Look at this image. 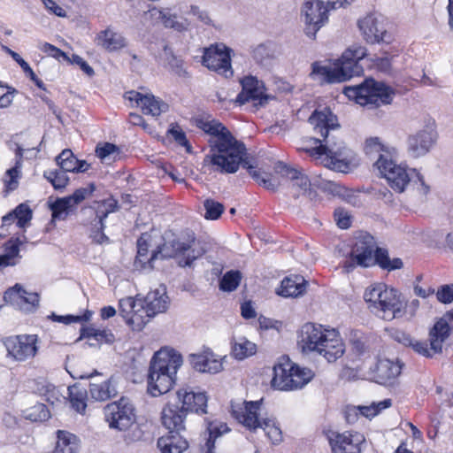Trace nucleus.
Masks as SVG:
<instances>
[{"label": "nucleus", "mask_w": 453, "mask_h": 453, "mask_svg": "<svg viewBox=\"0 0 453 453\" xmlns=\"http://www.w3.org/2000/svg\"><path fill=\"white\" fill-rule=\"evenodd\" d=\"M44 177L52 184L55 189L64 188L69 181L66 172L61 168L59 170L45 172Z\"/></svg>", "instance_id": "nucleus-50"}, {"label": "nucleus", "mask_w": 453, "mask_h": 453, "mask_svg": "<svg viewBox=\"0 0 453 453\" xmlns=\"http://www.w3.org/2000/svg\"><path fill=\"white\" fill-rule=\"evenodd\" d=\"M20 167L21 163L18 160L15 166L6 171L4 182L7 191H13L18 188L19 179L20 178Z\"/></svg>", "instance_id": "nucleus-49"}, {"label": "nucleus", "mask_w": 453, "mask_h": 453, "mask_svg": "<svg viewBox=\"0 0 453 453\" xmlns=\"http://www.w3.org/2000/svg\"><path fill=\"white\" fill-rule=\"evenodd\" d=\"M205 210L204 218L211 220L218 219L224 211V205L213 199H206L203 202Z\"/></svg>", "instance_id": "nucleus-51"}, {"label": "nucleus", "mask_w": 453, "mask_h": 453, "mask_svg": "<svg viewBox=\"0 0 453 453\" xmlns=\"http://www.w3.org/2000/svg\"><path fill=\"white\" fill-rule=\"evenodd\" d=\"M77 450L76 436L68 432L59 430L58 432V441L52 453H76Z\"/></svg>", "instance_id": "nucleus-37"}, {"label": "nucleus", "mask_w": 453, "mask_h": 453, "mask_svg": "<svg viewBox=\"0 0 453 453\" xmlns=\"http://www.w3.org/2000/svg\"><path fill=\"white\" fill-rule=\"evenodd\" d=\"M23 242L19 238L11 239L5 244L4 253L0 255V267L14 265L19 256V246Z\"/></svg>", "instance_id": "nucleus-42"}, {"label": "nucleus", "mask_w": 453, "mask_h": 453, "mask_svg": "<svg viewBox=\"0 0 453 453\" xmlns=\"http://www.w3.org/2000/svg\"><path fill=\"white\" fill-rule=\"evenodd\" d=\"M242 279L239 271L227 272L219 281V288L223 291L231 292L237 288Z\"/></svg>", "instance_id": "nucleus-48"}, {"label": "nucleus", "mask_w": 453, "mask_h": 453, "mask_svg": "<svg viewBox=\"0 0 453 453\" xmlns=\"http://www.w3.org/2000/svg\"><path fill=\"white\" fill-rule=\"evenodd\" d=\"M242 89L236 97V103L244 104L250 101L254 102L256 108L265 106L273 97L265 94L264 82L256 77L248 76L241 81Z\"/></svg>", "instance_id": "nucleus-20"}, {"label": "nucleus", "mask_w": 453, "mask_h": 453, "mask_svg": "<svg viewBox=\"0 0 453 453\" xmlns=\"http://www.w3.org/2000/svg\"><path fill=\"white\" fill-rule=\"evenodd\" d=\"M119 313L134 330L140 331L148 323L143 315L142 303L140 298L127 296L119 302Z\"/></svg>", "instance_id": "nucleus-23"}, {"label": "nucleus", "mask_w": 453, "mask_h": 453, "mask_svg": "<svg viewBox=\"0 0 453 453\" xmlns=\"http://www.w3.org/2000/svg\"><path fill=\"white\" fill-rule=\"evenodd\" d=\"M302 15L304 17V32L314 39L317 32L327 20V8L320 0H304Z\"/></svg>", "instance_id": "nucleus-18"}, {"label": "nucleus", "mask_w": 453, "mask_h": 453, "mask_svg": "<svg viewBox=\"0 0 453 453\" xmlns=\"http://www.w3.org/2000/svg\"><path fill=\"white\" fill-rule=\"evenodd\" d=\"M437 299L443 303H450L453 301V284L441 286L437 293Z\"/></svg>", "instance_id": "nucleus-58"}, {"label": "nucleus", "mask_w": 453, "mask_h": 453, "mask_svg": "<svg viewBox=\"0 0 453 453\" xmlns=\"http://www.w3.org/2000/svg\"><path fill=\"white\" fill-rule=\"evenodd\" d=\"M4 344L8 355L19 362L34 358L39 349L36 334L10 336L4 341Z\"/></svg>", "instance_id": "nucleus-15"}, {"label": "nucleus", "mask_w": 453, "mask_h": 453, "mask_svg": "<svg viewBox=\"0 0 453 453\" xmlns=\"http://www.w3.org/2000/svg\"><path fill=\"white\" fill-rule=\"evenodd\" d=\"M206 407L207 396L204 393L180 388L176 393L175 403H169L163 409L162 424L164 426L182 428L188 412L205 414Z\"/></svg>", "instance_id": "nucleus-7"}, {"label": "nucleus", "mask_w": 453, "mask_h": 453, "mask_svg": "<svg viewBox=\"0 0 453 453\" xmlns=\"http://www.w3.org/2000/svg\"><path fill=\"white\" fill-rule=\"evenodd\" d=\"M150 241L151 236L146 233L137 240V255L134 261L136 268L151 270L155 267V262L150 263V257H148Z\"/></svg>", "instance_id": "nucleus-34"}, {"label": "nucleus", "mask_w": 453, "mask_h": 453, "mask_svg": "<svg viewBox=\"0 0 453 453\" xmlns=\"http://www.w3.org/2000/svg\"><path fill=\"white\" fill-rule=\"evenodd\" d=\"M81 336L88 339V345L91 347L99 346L103 343H112L115 340L111 330H101L94 326L83 328Z\"/></svg>", "instance_id": "nucleus-35"}, {"label": "nucleus", "mask_w": 453, "mask_h": 453, "mask_svg": "<svg viewBox=\"0 0 453 453\" xmlns=\"http://www.w3.org/2000/svg\"><path fill=\"white\" fill-rule=\"evenodd\" d=\"M257 352V345L247 340L245 337H240L234 341L232 346V355L235 359L243 360L253 356Z\"/></svg>", "instance_id": "nucleus-40"}, {"label": "nucleus", "mask_w": 453, "mask_h": 453, "mask_svg": "<svg viewBox=\"0 0 453 453\" xmlns=\"http://www.w3.org/2000/svg\"><path fill=\"white\" fill-rule=\"evenodd\" d=\"M246 168L250 175L259 184L265 187L268 190L275 191L279 187V182L273 179L269 174L261 173L256 170L252 165H250L248 159L247 149L245 148V153L242 157V160L240 163V166Z\"/></svg>", "instance_id": "nucleus-33"}, {"label": "nucleus", "mask_w": 453, "mask_h": 453, "mask_svg": "<svg viewBox=\"0 0 453 453\" xmlns=\"http://www.w3.org/2000/svg\"><path fill=\"white\" fill-rule=\"evenodd\" d=\"M274 171L291 181L295 198L303 196L311 201H316L318 193L314 190L313 187L317 185V182L311 183L308 177L300 170L292 168L283 162L279 161L274 165Z\"/></svg>", "instance_id": "nucleus-14"}, {"label": "nucleus", "mask_w": 453, "mask_h": 453, "mask_svg": "<svg viewBox=\"0 0 453 453\" xmlns=\"http://www.w3.org/2000/svg\"><path fill=\"white\" fill-rule=\"evenodd\" d=\"M337 226L342 229H347L350 226V218L349 213L342 208H337L334 213Z\"/></svg>", "instance_id": "nucleus-57"}, {"label": "nucleus", "mask_w": 453, "mask_h": 453, "mask_svg": "<svg viewBox=\"0 0 453 453\" xmlns=\"http://www.w3.org/2000/svg\"><path fill=\"white\" fill-rule=\"evenodd\" d=\"M64 203V202L58 198L54 203L50 204L53 219L61 220L66 218L68 211Z\"/></svg>", "instance_id": "nucleus-56"}, {"label": "nucleus", "mask_w": 453, "mask_h": 453, "mask_svg": "<svg viewBox=\"0 0 453 453\" xmlns=\"http://www.w3.org/2000/svg\"><path fill=\"white\" fill-rule=\"evenodd\" d=\"M99 43L107 50L113 51L125 46L124 37L111 29H106L98 35Z\"/></svg>", "instance_id": "nucleus-41"}, {"label": "nucleus", "mask_w": 453, "mask_h": 453, "mask_svg": "<svg viewBox=\"0 0 453 453\" xmlns=\"http://www.w3.org/2000/svg\"><path fill=\"white\" fill-rule=\"evenodd\" d=\"M117 208V201L113 199H108L104 203L97 206L94 211L89 209V212H92L96 216V226H98L99 229L104 228V219L107 218L108 214L113 212Z\"/></svg>", "instance_id": "nucleus-45"}, {"label": "nucleus", "mask_w": 453, "mask_h": 453, "mask_svg": "<svg viewBox=\"0 0 453 453\" xmlns=\"http://www.w3.org/2000/svg\"><path fill=\"white\" fill-rule=\"evenodd\" d=\"M13 212L17 215V226L20 228L25 227L32 219V211L26 204H19L13 210Z\"/></svg>", "instance_id": "nucleus-54"}, {"label": "nucleus", "mask_w": 453, "mask_h": 453, "mask_svg": "<svg viewBox=\"0 0 453 453\" xmlns=\"http://www.w3.org/2000/svg\"><path fill=\"white\" fill-rule=\"evenodd\" d=\"M376 242L373 236L365 232L359 233L355 237V243L350 253V265L346 267H354V265L362 267L373 265V252Z\"/></svg>", "instance_id": "nucleus-19"}, {"label": "nucleus", "mask_w": 453, "mask_h": 453, "mask_svg": "<svg viewBox=\"0 0 453 453\" xmlns=\"http://www.w3.org/2000/svg\"><path fill=\"white\" fill-rule=\"evenodd\" d=\"M261 401L232 404V415L241 424L253 432L261 430L273 444L282 441V432L274 418H259Z\"/></svg>", "instance_id": "nucleus-9"}, {"label": "nucleus", "mask_w": 453, "mask_h": 453, "mask_svg": "<svg viewBox=\"0 0 453 453\" xmlns=\"http://www.w3.org/2000/svg\"><path fill=\"white\" fill-rule=\"evenodd\" d=\"M5 50L20 65L24 73H26L29 77L35 76V73L28 65V63L26 62L17 52L12 50L7 47H5Z\"/></svg>", "instance_id": "nucleus-61"}, {"label": "nucleus", "mask_w": 453, "mask_h": 453, "mask_svg": "<svg viewBox=\"0 0 453 453\" xmlns=\"http://www.w3.org/2000/svg\"><path fill=\"white\" fill-rule=\"evenodd\" d=\"M366 55L367 50L365 47L354 45L334 65H322L319 62H314L311 76H318L328 83L342 82L354 76H360L364 68L359 61Z\"/></svg>", "instance_id": "nucleus-5"}, {"label": "nucleus", "mask_w": 453, "mask_h": 453, "mask_svg": "<svg viewBox=\"0 0 453 453\" xmlns=\"http://www.w3.org/2000/svg\"><path fill=\"white\" fill-rule=\"evenodd\" d=\"M306 286L307 281L303 276L291 275L281 281L278 294L285 297H296L305 292Z\"/></svg>", "instance_id": "nucleus-32"}, {"label": "nucleus", "mask_w": 453, "mask_h": 453, "mask_svg": "<svg viewBox=\"0 0 453 453\" xmlns=\"http://www.w3.org/2000/svg\"><path fill=\"white\" fill-rule=\"evenodd\" d=\"M23 416L26 419H29L33 422L45 421L50 417V411L43 403H36L25 410L23 411Z\"/></svg>", "instance_id": "nucleus-46"}, {"label": "nucleus", "mask_w": 453, "mask_h": 453, "mask_svg": "<svg viewBox=\"0 0 453 453\" xmlns=\"http://www.w3.org/2000/svg\"><path fill=\"white\" fill-rule=\"evenodd\" d=\"M251 55L257 63H264L265 60L273 58V51L271 48V43H259L253 47Z\"/></svg>", "instance_id": "nucleus-52"}, {"label": "nucleus", "mask_w": 453, "mask_h": 453, "mask_svg": "<svg viewBox=\"0 0 453 453\" xmlns=\"http://www.w3.org/2000/svg\"><path fill=\"white\" fill-rule=\"evenodd\" d=\"M96 220L95 219L94 221L92 222L93 226L91 229L90 237L93 239V241L96 243H98V244L108 242L109 238L104 234V228L99 229L98 226H96Z\"/></svg>", "instance_id": "nucleus-63"}, {"label": "nucleus", "mask_w": 453, "mask_h": 453, "mask_svg": "<svg viewBox=\"0 0 453 453\" xmlns=\"http://www.w3.org/2000/svg\"><path fill=\"white\" fill-rule=\"evenodd\" d=\"M313 376L314 372L311 369L301 367L286 359L273 366L271 386L281 391L296 390L308 384Z\"/></svg>", "instance_id": "nucleus-11"}, {"label": "nucleus", "mask_w": 453, "mask_h": 453, "mask_svg": "<svg viewBox=\"0 0 453 453\" xmlns=\"http://www.w3.org/2000/svg\"><path fill=\"white\" fill-rule=\"evenodd\" d=\"M327 438L332 453H360L365 441L362 434L350 432H331Z\"/></svg>", "instance_id": "nucleus-24"}, {"label": "nucleus", "mask_w": 453, "mask_h": 453, "mask_svg": "<svg viewBox=\"0 0 453 453\" xmlns=\"http://www.w3.org/2000/svg\"><path fill=\"white\" fill-rule=\"evenodd\" d=\"M168 134H171L178 144L186 147L188 151H189L190 145L187 140L186 134L178 125H172L171 128L168 130Z\"/></svg>", "instance_id": "nucleus-55"}, {"label": "nucleus", "mask_w": 453, "mask_h": 453, "mask_svg": "<svg viewBox=\"0 0 453 453\" xmlns=\"http://www.w3.org/2000/svg\"><path fill=\"white\" fill-rule=\"evenodd\" d=\"M316 186L335 196L345 197L348 193V188L334 181L322 180Z\"/></svg>", "instance_id": "nucleus-53"}, {"label": "nucleus", "mask_w": 453, "mask_h": 453, "mask_svg": "<svg viewBox=\"0 0 453 453\" xmlns=\"http://www.w3.org/2000/svg\"><path fill=\"white\" fill-rule=\"evenodd\" d=\"M40 50L48 55L58 59L59 58H64L65 59H68L67 55L62 51L60 49L57 48L56 46L49 43V42H43L41 43L39 46Z\"/></svg>", "instance_id": "nucleus-60"}, {"label": "nucleus", "mask_w": 453, "mask_h": 453, "mask_svg": "<svg viewBox=\"0 0 453 453\" xmlns=\"http://www.w3.org/2000/svg\"><path fill=\"white\" fill-rule=\"evenodd\" d=\"M168 65L171 70L180 77H184L187 75V71L184 67V63L181 59L177 57L172 55L168 58Z\"/></svg>", "instance_id": "nucleus-59"}, {"label": "nucleus", "mask_w": 453, "mask_h": 453, "mask_svg": "<svg viewBox=\"0 0 453 453\" xmlns=\"http://www.w3.org/2000/svg\"><path fill=\"white\" fill-rule=\"evenodd\" d=\"M364 299L371 311L385 320L403 316L401 295L396 289L384 283H376L366 288Z\"/></svg>", "instance_id": "nucleus-8"}, {"label": "nucleus", "mask_w": 453, "mask_h": 453, "mask_svg": "<svg viewBox=\"0 0 453 453\" xmlns=\"http://www.w3.org/2000/svg\"><path fill=\"white\" fill-rule=\"evenodd\" d=\"M141 303L144 311L143 315L146 316L149 322L151 318L167 311L170 300L166 294V288L160 286L158 288L149 292L143 299H141Z\"/></svg>", "instance_id": "nucleus-27"}, {"label": "nucleus", "mask_w": 453, "mask_h": 453, "mask_svg": "<svg viewBox=\"0 0 453 453\" xmlns=\"http://www.w3.org/2000/svg\"><path fill=\"white\" fill-rule=\"evenodd\" d=\"M310 124L320 138H316L319 146L305 150L311 156H318V159L327 168L338 172H346L354 159V152L334 133L339 131L337 117L327 107L321 111L316 110L309 118Z\"/></svg>", "instance_id": "nucleus-1"}, {"label": "nucleus", "mask_w": 453, "mask_h": 453, "mask_svg": "<svg viewBox=\"0 0 453 453\" xmlns=\"http://www.w3.org/2000/svg\"><path fill=\"white\" fill-rule=\"evenodd\" d=\"M437 133L434 124L426 125L408 137V152L413 157L425 156L434 145Z\"/></svg>", "instance_id": "nucleus-22"}, {"label": "nucleus", "mask_w": 453, "mask_h": 453, "mask_svg": "<svg viewBox=\"0 0 453 453\" xmlns=\"http://www.w3.org/2000/svg\"><path fill=\"white\" fill-rule=\"evenodd\" d=\"M180 354L174 350L154 354L148 375V391L153 396L167 393L175 382L178 369L182 365Z\"/></svg>", "instance_id": "nucleus-6"}, {"label": "nucleus", "mask_w": 453, "mask_h": 453, "mask_svg": "<svg viewBox=\"0 0 453 453\" xmlns=\"http://www.w3.org/2000/svg\"><path fill=\"white\" fill-rule=\"evenodd\" d=\"M229 427L226 423L220 421H207L204 442L201 443L198 449L192 453H215V441L221 435L228 433Z\"/></svg>", "instance_id": "nucleus-28"}, {"label": "nucleus", "mask_w": 453, "mask_h": 453, "mask_svg": "<svg viewBox=\"0 0 453 453\" xmlns=\"http://www.w3.org/2000/svg\"><path fill=\"white\" fill-rule=\"evenodd\" d=\"M117 395V380L113 376L103 382L89 385V395L95 401L105 402Z\"/></svg>", "instance_id": "nucleus-31"}, {"label": "nucleus", "mask_w": 453, "mask_h": 453, "mask_svg": "<svg viewBox=\"0 0 453 453\" xmlns=\"http://www.w3.org/2000/svg\"><path fill=\"white\" fill-rule=\"evenodd\" d=\"M365 151L370 155L378 154L374 166L394 191L403 193L409 187H412L422 196L427 195L430 188L426 184L420 173L416 169L407 168L395 163V158L397 156L395 148L385 145L379 138L373 137L366 140Z\"/></svg>", "instance_id": "nucleus-3"}, {"label": "nucleus", "mask_w": 453, "mask_h": 453, "mask_svg": "<svg viewBox=\"0 0 453 453\" xmlns=\"http://www.w3.org/2000/svg\"><path fill=\"white\" fill-rule=\"evenodd\" d=\"M357 25L367 43H389L392 40L383 22L375 14L366 15L358 20Z\"/></svg>", "instance_id": "nucleus-21"}, {"label": "nucleus", "mask_w": 453, "mask_h": 453, "mask_svg": "<svg viewBox=\"0 0 453 453\" xmlns=\"http://www.w3.org/2000/svg\"><path fill=\"white\" fill-rule=\"evenodd\" d=\"M374 66L380 72L385 73H389L391 71V58H376L372 59Z\"/></svg>", "instance_id": "nucleus-64"}, {"label": "nucleus", "mask_w": 453, "mask_h": 453, "mask_svg": "<svg viewBox=\"0 0 453 453\" xmlns=\"http://www.w3.org/2000/svg\"><path fill=\"white\" fill-rule=\"evenodd\" d=\"M450 326L445 319H439L429 331L430 347L426 342H419L413 339V344L410 347L418 354L426 357H433L434 354L441 353L442 344L449 336Z\"/></svg>", "instance_id": "nucleus-17"}, {"label": "nucleus", "mask_w": 453, "mask_h": 453, "mask_svg": "<svg viewBox=\"0 0 453 453\" xmlns=\"http://www.w3.org/2000/svg\"><path fill=\"white\" fill-rule=\"evenodd\" d=\"M196 126L211 135V150L204 157V165L221 174L234 173L245 153V145L215 119H196Z\"/></svg>", "instance_id": "nucleus-2"}, {"label": "nucleus", "mask_w": 453, "mask_h": 453, "mask_svg": "<svg viewBox=\"0 0 453 453\" xmlns=\"http://www.w3.org/2000/svg\"><path fill=\"white\" fill-rule=\"evenodd\" d=\"M150 12L152 16L160 19L165 27L173 28L179 32L188 29V24L187 21L177 20L176 15H173L167 11L153 8Z\"/></svg>", "instance_id": "nucleus-39"}, {"label": "nucleus", "mask_w": 453, "mask_h": 453, "mask_svg": "<svg viewBox=\"0 0 453 453\" xmlns=\"http://www.w3.org/2000/svg\"><path fill=\"white\" fill-rule=\"evenodd\" d=\"M352 352L359 358L370 356L368 347L360 340L352 341Z\"/></svg>", "instance_id": "nucleus-62"}, {"label": "nucleus", "mask_w": 453, "mask_h": 453, "mask_svg": "<svg viewBox=\"0 0 453 453\" xmlns=\"http://www.w3.org/2000/svg\"><path fill=\"white\" fill-rule=\"evenodd\" d=\"M403 364L398 360L379 359L369 368L370 379L381 385H390L400 375Z\"/></svg>", "instance_id": "nucleus-26"}, {"label": "nucleus", "mask_w": 453, "mask_h": 453, "mask_svg": "<svg viewBox=\"0 0 453 453\" xmlns=\"http://www.w3.org/2000/svg\"><path fill=\"white\" fill-rule=\"evenodd\" d=\"M343 93L357 104L370 108L389 104L395 96V90L391 87L373 79H365L360 84L344 87Z\"/></svg>", "instance_id": "nucleus-10"}, {"label": "nucleus", "mask_w": 453, "mask_h": 453, "mask_svg": "<svg viewBox=\"0 0 453 453\" xmlns=\"http://www.w3.org/2000/svg\"><path fill=\"white\" fill-rule=\"evenodd\" d=\"M134 411L132 401L125 396L104 408V418L110 428L119 431H126L135 422Z\"/></svg>", "instance_id": "nucleus-13"}, {"label": "nucleus", "mask_w": 453, "mask_h": 453, "mask_svg": "<svg viewBox=\"0 0 453 453\" xmlns=\"http://www.w3.org/2000/svg\"><path fill=\"white\" fill-rule=\"evenodd\" d=\"M192 366L198 372L217 373L223 369L222 362L210 349L189 357Z\"/></svg>", "instance_id": "nucleus-29"}, {"label": "nucleus", "mask_w": 453, "mask_h": 453, "mask_svg": "<svg viewBox=\"0 0 453 453\" xmlns=\"http://www.w3.org/2000/svg\"><path fill=\"white\" fill-rule=\"evenodd\" d=\"M231 49L219 43L211 45L203 50V65L208 69L224 75L226 78L233 76L230 58Z\"/></svg>", "instance_id": "nucleus-16"}, {"label": "nucleus", "mask_w": 453, "mask_h": 453, "mask_svg": "<svg viewBox=\"0 0 453 453\" xmlns=\"http://www.w3.org/2000/svg\"><path fill=\"white\" fill-rule=\"evenodd\" d=\"M297 344L303 353L319 355L329 363L335 362L345 352L344 343L336 330L311 322L300 328Z\"/></svg>", "instance_id": "nucleus-4"}, {"label": "nucleus", "mask_w": 453, "mask_h": 453, "mask_svg": "<svg viewBox=\"0 0 453 453\" xmlns=\"http://www.w3.org/2000/svg\"><path fill=\"white\" fill-rule=\"evenodd\" d=\"M373 265H378L380 268L388 271L401 269L403 266L401 258L390 259L388 250L377 246L373 252Z\"/></svg>", "instance_id": "nucleus-36"}, {"label": "nucleus", "mask_w": 453, "mask_h": 453, "mask_svg": "<svg viewBox=\"0 0 453 453\" xmlns=\"http://www.w3.org/2000/svg\"><path fill=\"white\" fill-rule=\"evenodd\" d=\"M166 435L158 438L157 446L161 453H183L188 448V442L184 433L186 432L185 423L180 427H168Z\"/></svg>", "instance_id": "nucleus-25"}, {"label": "nucleus", "mask_w": 453, "mask_h": 453, "mask_svg": "<svg viewBox=\"0 0 453 453\" xmlns=\"http://www.w3.org/2000/svg\"><path fill=\"white\" fill-rule=\"evenodd\" d=\"M139 107L142 109L143 114L151 116H159L168 109V105L157 99L153 95H145L143 99H141Z\"/></svg>", "instance_id": "nucleus-38"}, {"label": "nucleus", "mask_w": 453, "mask_h": 453, "mask_svg": "<svg viewBox=\"0 0 453 453\" xmlns=\"http://www.w3.org/2000/svg\"><path fill=\"white\" fill-rule=\"evenodd\" d=\"M59 168L64 171L75 173L77 158L70 150H64L56 158Z\"/></svg>", "instance_id": "nucleus-47"}, {"label": "nucleus", "mask_w": 453, "mask_h": 453, "mask_svg": "<svg viewBox=\"0 0 453 453\" xmlns=\"http://www.w3.org/2000/svg\"><path fill=\"white\" fill-rule=\"evenodd\" d=\"M203 254V250L193 248L191 243L173 240L157 246V249L153 250L150 255V263L156 262L159 258L179 257L178 264L180 266H191L193 262Z\"/></svg>", "instance_id": "nucleus-12"}, {"label": "nucleus", "mask_w": 453, "mask_h": 453, "mask_svg": "<svg viewBox=\"0 0 453 453\" xmlns=\"http://www.w3.org/2000/svg\"><path fill=\"white\" fill-rule=\"evenodd\" d=\"M96 155L103 163L111 164L119 158L120 149L113 143L105 142L96 146Z\"/></svg>", "instance_id": "nucleus-43"}, {"label": "nucleus", "mask_w": 453, "mask_h": 453, "mask_svg": "<svg viewBox=\"0 0 453 453\" xmlns=\"http://www.w3.org/2000/svg\"><path fill=\"white\" fill-rule=\"evenodd\" d=\"M4 299L13 304H28L35 308L39 304V296L36 293L27 292L21 285L16 284L4 292Z\"/></svg>", "instance_id": "nucleus-30"}, {"label": "nucleus", "mask_w": 453, "mask_h": 453, "mask_svg": "<svg viewBox=\"0 0 453 453\" xmlns=\"http://www.w3.org/2000/svg\"><path fill=\"white\" fill-rule=\"evenodd\" d=\"M68 393L72 406L77 412L82 413L87 407V390L73 385L68 388Z\"/></svg>", "instance_id": "nucleus-44"}]
</instances>
